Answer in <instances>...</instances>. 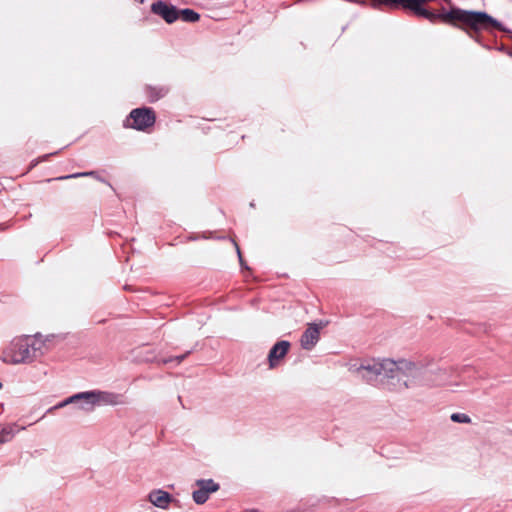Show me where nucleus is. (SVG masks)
<instances>
[{"instance_id": "nucleus-1", "label": "nucleus", "mask_w": 512, "mask_h": 512, "mask_svg": "<svg viewBox=\"0 0 512 512\" xmlns=\"http://www.w3.org/2000/svg\"><path fill=\"white\" fill-rule=\"evenodd\" d=\"M44 341L31 335L14 338L3 350L1 360L6 364H29L43 354Z\"/></svg>"}, {"instance_id": "nucleus-2", "label": "nucleus", "mask_w": 512, "mask_h": 512, "mask_svg": "<svg viewBox=\"0 0 512 512\" xmlns=\"http://www.w3.org/2000/svg\"><path fill=\"white\" fill-rule=\"evenodd\" d=\"M358 373L361 374L363 378H367L368 380H371V377L369 376L370 374L375 376H383L390 379L396 378L398 381H403L404 388H408L409 383L406 378H416L419 375V369L411 361L399 360L395 362L390 359H385L372 365H362L358 369Z\"/></svg>"}, {"instance_id": "nucleus-3", "label": "nucleus", "mask_w": 512, "mask_h": 512, "mask_svg": "<svg viewBox=\"0 0 512 512\" xmlns=\"http://www.w3.org/2000/svg\"><path fill=\"white\" fill-rule=\"evenodd\" d=\"M79 401H83L82 409L85 411H92L94 407L98 404H106V405H117L119 403V396L103 391H88L75 394L63 402L54 406L51 410L62 408L70 403H77Z\"/></svg>"}, {"instance_id": "nucleus-4", "label": "nucleus", "mask_w": 512, "mask_h": 512, "mask_svg": "<svg viewBox=\"0 0 512 512\" xmlns=\"http://www.w3.org/2000/svg\"><path fill=\"white\" fill-rule=\"evenodd\" d=\"M156 122V114L152 108L142 107L133 109L124 121L126 128L138 131H148Z\"/></svg>"}, {"instance_id": "nucleus-5", "label": "nucleus", "mask_w": 512, "mask_h": 512, "mask_svg": "<svg viewBox=\"0 0 512 512\" xmlns=\"http://www.w3.org/2000/svg\"><path fill=\"white\" fill-rule=\"evenodd\" d=\"M196 486L198 489L193 492L192 496L197 504H204L208 500L210 493L219 490V484L215 483L212 479L197 480Z\"/></svg>"}, {"instance_id": "nucleus-6", "label": "nucleus", "mask_w": 512, "mask_h": 512, "mask_svg": "<svg viewBox=\"0 0 512 512\" xmlns=\"http://www.w3.org/2000/svg\"><path fill=\"white\" fill-rule=\"evenodd\" d=\"M151 11L167 23H173L179 18V10L175 6L163 1L154 2L151 5Z\"/></svg>"}, {"instance_id": "nucleus-7", "label": "nucleus", "mask_w": 512, "mask_h": 512, "mask_svg": "<svg viewBox=\"0 0 512 512\" xmlns=\"http://www.w3.org/2000/svg\"><path fill=\"white\" fill-rule=\"evenodd\" d=\"M290 343L288 341L282 340L277 342L269 351L268 354V363L269 368L274 369L279 366L281 360L287 355L290 349Z\"/></svg>"}, {"instance_id": "nucleus-8", "label": "nucleus", "mask_w": 512, "mask_h": 512, "mask_svg": "<svg viewBox=\"0 0 512 512\" xmlns=\"http://www.w3.org/2000/svg\"><path fill=\"white\" fill-rule=\"evenodd\" d=\"M320 329L321 327L316 324L308 325L300 339L301 346L304 349L311 350L316 345L320 337Z\"/></svg>"}, {"instance_id": "nucleus-9", "label": "nucleus", "mask_w": 512, "mask_h": 512, "mask_svg": "<svg viewBox=\"0 0 512 512\" xmlns=\"http://www.w3.org/2000/svg\"><path fill=\"white\" fill-rule=\"evenodd\" d=\"M149 501L156 507L165 509L172 501V497L168 492L163 490H154L149 494Z\"/></svg>"}, {"instance_id": "nucleus-10", "label": "nucleus", "mask_w": 512, "mask_h": 512, "mask_svg": "<svg viewBox=\"0 0 512 512\" xmlns=\"http://www.w3.org/2000/svg\"><path fill=\"white\" fill-rule=\"evenodd\" d=\"M168 93V88L162 85H147L145 94L150 102L158 101Z\"/></svg>"}, {"instance_id": "nucleus-11", "label": "nucleus", "mask_w": 512, "mask_h": 512, "mask_svg": "<svg viewBox=\"0 0 512 512\" xmlns=\"http://www.w3.org/2000/svg\"><path fill=\"white\" fill-rule=\"evenodd\" d=\"M179 18L184 22H197L200 19V15L192 9H182L179 10Z\"/></svg>"}, {"instance_id": "nucleus-12", "label": "nucleus", "mask_w": 512, "mask_h": 512, "mask_svg": "<svg viewBox=\"0 0 512 512\" xmlns=\"http://www.w3.org/2000/svg\"><path fill=\"white\" fill-rule=\"evenodd\" d=\"M451 420L456 423H470L471 418L464 413H453L451 415Z\"/></svg>"}, {"instance_id": "nucleus-13", "label": "nucleus", "mask_w": 512, "mask_h": 512, "mask_svg": "<svg viewBox=\"0 0 512 512\" xmlns=\"http://www.w3.org/2000/svg\"><path fill=\"white\" fill-rule=\"evenodd\" d=\"M13 437L12 428H3L0 434V442L9 441Z\"/></svg>"}, {"instance_id": "nucleus-14", "label": "nucleus", "mask_w": 512, "mask_h": 512, "mask_svg": "<svg viewBox=\"0 0 512 512\" xmlns=\"http://www.w3.org/2000/svg\"><path fill=\"white\" fill-rule=\"evenodd\" d=\"M94 174H95V172H93V171H91V172H83V173H75V174H72V175L57 177V178H55V180H64V179H70V178H78V177H83V176H93Z\"/></svg>"}, {"instance_id": "nucleus-15", "label": "nucleus", "mask_w": 512, "mask_h": 512, "mask_svg": "<svg viewBox=\"0 0 512 512\" xmlns=\"http://www.w3.org/2000/svg\"><path fill=\"white\" fill-rule=\"evenodd\" d=\"M185 357H186V355H181V356L176 357L175 359L177 360V363H180Z\"/></svg>"}, {"instance_id": "nucleus-16", "label": "nucleus", "mask_w": 512, "mask_h": 512, "mask_svg": "<svg viewBox=\"0 0 512 512\" xmlns=\"http://www.w3.org/2000/svg\"><path fill=\"white\" fill-rule=\"evenodd\" d=\"M237 251H238L239 258L241 259V258H242V256H241V252H240V249H239V247H238V246H237Z\"/></svg>"}, {"instance_id": "nucleus-17", "label": "nucleus", "mask_w": 512, "mask_h": 512, "mask_svg": "<svg viewBox=\"0 0 512 512\" xmlns=\"http://www.w3.org/2000/svg\"><path fill=\"white\" fill-rule=\"evenodd\" d=\"M2 388V383L0 382V389Z\"/></svg>"}]
</instances>
